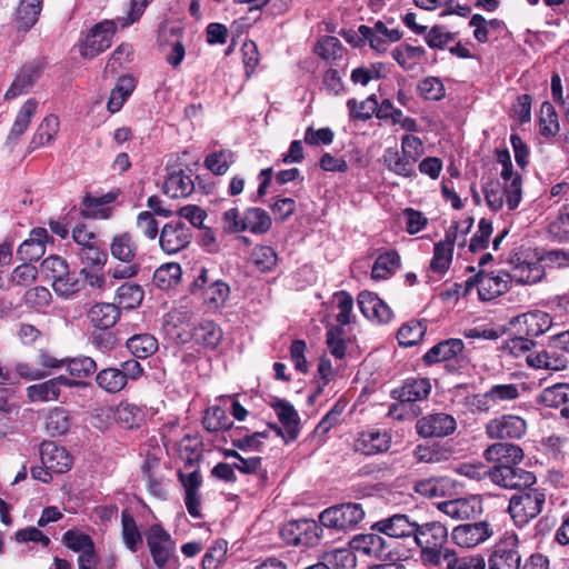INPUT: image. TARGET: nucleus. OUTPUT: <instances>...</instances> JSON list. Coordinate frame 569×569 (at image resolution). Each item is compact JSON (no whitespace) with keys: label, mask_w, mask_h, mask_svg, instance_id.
I'll list each match as a JSON object with an SVG mask.
<instances>
[{"label":"nucleus","mask_w":569,"mask_h":569,"mask_svg":"<svg viewBox=\"0 0 569 569\" xmlns=\"http://www.w3.org/2000/svg\"><path fill=\"white\" fill-rule=\"evenodd\" d=\"M112 258L126 263L117 264L108 270L111 278L121 280L136 277L140 271V264L134 262L137 246L128 232L114 236L110 243Z\"/></svg>","instance_id":"1"},{"label":"nucleus","mask_w":569,"mask_h":569,"mask_svg":"<svg viewBox=\"0 0 569 569\" xmlns=\"http://www.w3.org/2000/svg\"><path fill=\"white\" fill-rule=\"evenodd\" d=\"M365 515L361 503L346 502L325 509L319 516V521L326 528L349 531L358 528Z\"/></svg>","instance_id":"2"},{"label":"nucleus","mask_w":569,"mask_h":569,"mask_svg":"<svg viewBox=\"0 0 569 569\" xmlns=\"http://www.w3.org/2000/svg\"><path fill=\"white\" fill-rule=\"evenodd\" d=\"M510 277L507 271L485 273L480 271L473 278L465 281V296L476 290L481 301H490L509 290Z\"/></svg>","instance_id":"3"},{"label":"nucleus","mask_w":569,"mask_h":569,"mask_svg":"<svg viewBox=\"0 0 569 569\" xmlns=\"http://www.w3.org/2000/svg\"><path fill=\"white\" fill-rule=\"evenodd\" d=\"M545 502L546 496L538 489L523 490L511 497L508 510L515 523L522 527L542 511Z\"/></svg>","instance_id":"4"},{"label":"nucleus","mask_w":569,"mask_h":569,"mask_svg":"<svg viewBox=\"0 0 569 569\" xmlns=\"http://www.w3.org/2000/svg\"><path fill=\"white\" fill-rule=\"evenodd\" d=\"M485 197L488 206L495 210H500L506 203L508 209L515 210L522 198V181L521 178H516L512 181H490L486 184Z\"/></svg>","instance_id":"5"},{"label":"nucleus","mask_w":569,"mask_h":569,"mask_svg":"<svg viewBox=\"0 0 569 569\" xmlns=\"http://www.w3.org/2000/svg\"><path fill=\"white\" fill-rule=\"evenodd\" d=\"M428 365L442 362L448 372L457 373L462 368V340L447 339L433 346L423 356Z\"/></svg>","instance_id":"6"},{"label":"nucleus","mask_w":569,"mask_h":569,"mask_svg":"<svg viewBox=\"0 0 569 569\" xmlns=\"http://www.w3.org/2000/svg\"><path fill=\"white\" fill-rule=\"evenodd\" d=\"M493 483L510 490H526L536 482V476L518 466H495L490 472Z\"/></svg>","instance_id":"7"},{"label":"nucleus","mask_w":569,"mask_h":569,"mask_svg":"<svg viewBox=\"0 0 569 569\" xmlns=\"http://www.w3.org/2000/svg\"><path fill=\"white\" fill-rule=\"evenodd\" d=\"M353 550L377 560H393V548L391 542L381 537L379 532L357 535L350 541Z\"/></svg>","instance_id":"8"},{"label":"nucleus","mask_w":569,"mask_h":569,"mask_svg":"<svg viewBox=\"0 0 569 569\" xmlns=\"http://www.w3.org/2000/svg\"><path fill=\"white\" fill-rule=\"evenodd\" d=\"M192 239V230L182 221L166 223L159 233V244L162 251L174 254L186 249Z\"/></svg>","instance_id":"9"},{"label":"nucleus","mask_w":569,"mask_h":569,"mask_svg":"<svg viewBox=\"0 0 569 569\" xmlns=\"http://www.w3.org/2000/svg\"><path fill=\"white\" fill-rule=\"evenodd\" d=\"M146 539L154 563L159 568H164L174 552L171 536L160 525H152Z\"/></svg>","instance_id":"10"},{"label":"nucleus","mask_w":569,"mask_h":569,"mask_svg":"<svg viewBox=\"0 0 569 569\" xmlns=\"http://www.w3.org/2000/svg\"><path fill=\"white\" fill-rule=\"evenodd\" d=\"M78 385V381L71 380L66 376H58L43 382L34 383L27 387L26 393L30 402L58 401L62 388H72Z\"/></svg>","instance_id":"11"},{"label":"nucleus","mask_w":569,"mask_h":569,"mask_svg":"<svg viewBox=\"0 0 569 569\" xmlns=\"http://www.w3.org/2000/svg\"><path fill=\"white\" fill-rule=\"evenodd\" d=\"M270 406L274 410L283 429L276 425L271 426V428L281 436L286 442L296 440L300 431V418L295 407L284 399H276Z\"/></svg>","instance_id":"12"},{"label":"nucleus","mask_w":569,"mask_h":569,"mask_svg":"<svg viewBox=\"0 0 569 569\" xmlns=\"http://www.w3.org/2000/svg\"><path fill=\"white\" fill-rule=\"evenodd\" d=\"M116 32V24L112 21H103L96 24L87 36L81 54L92 59L107 50L112 42Z\"/></svg>","instance_id":"13"},{"label":"nucleus","mask_w":569,"mask_h":569,"mask_svg":"<svg viewBox=\"0 0 569 569\" xmlns=\"http://www.w3.org/2000/svg\"><path fill=\"white\" fill-rule=\"evenodd\" d=\"M518 540L510 537L496 543L488 559L489 569H520Z\"/></svg>","instance_id":"14"},{"label":"nucleus","mask_w":569,"mask_h":569,"mask_svg":"<svg viewBox=\"0 0 569 569\" xmlns=\"http://www.w3.org/2000/svg\"><path fill=\"white\" fill-rule=\"evenodd\" d=\"M491 439H520L527 431V422L513 415H503L492 419L486 427Z\"/></svg>","instance_id":"15"},{"label":"nucleus","mask_w":569,"mask_h":569,"mask_svg":"<svg viewBox=\"0 0 569 569\" xmlns=\"http://www.w3.org/2000/svg\"><path fill=\"white\" fill-rule=\"evenodd\" d=\"M371 529L389 538H408L413 537V533L417 532L418 522L411 520L407 515L396 513L375 522Z\"/></svg>","instance_id":"16"},{"label":"nucleus","mask_w":569,"mask_h":569,"mask_svg":"<svg viewBox=\"0 0 569 569\" xmlns=\"http://www.w3.org/2000/svg\"><path fill=\"white\" fill-rule=\"evenodd\" d=\"M459 224L455 222L446 232V238L435 244L430 269L439 274L445 273L451 263L455 241Z\"/></svg>","instance_id":"17"},{"label":"nucleus","mask_w":569,"mask_h":569,"mask_svg":"<svg viewBox=\"0 0 569 569\" xmlns=\"http://www.w3.org/2000/svg\"><path fill=\"white\" fill-rule=\"evenodd\" d=\"M417 432L425 437H445L453 432L457 428L456 420L447 413H435L418 420Z\"/></svg>","instance_id":"18"},{"label":"nucleus","mask_w":569,"mask_h":569,"mask_svg":"<svg viewBox=\"0 0 569 569\" xmlns=\"http://www.w3.org/2000/svg\"><path fill=\"white\" fill-rule=\"evenodd\" d=\"M53 242L44 228H34L31 230L29 238L26 239L17 250V257L22 262L39 260L46 252V243Z\"/></svg>","instance_id":"19"},{"label":"nucleus","mask_w":569,"mask_h":569,"mask_svg":"<svg viewBox=\"0 0 569 569\" xmlns=\"http://www.w3.org/2000/svg\"><path fill=\"white\" fill-rule=\"evenodd\" d=\"M42 71L43 64L40 61L23 64L7 90L4 98L13 99L20 94L27 93L40 78Z\"/></svg>","instance_id":"20"},{"label":"nucleus","mask_w":569,"mask_h":569,"mask_svg":"<svg viewBox=\"0 0 569 569\" xmlns=\"http://www.w3.org/2000/svg\"><path fill=\"white\" fill-rule=\"evenodd\" d=\"M41 463L52 472L62 473L71 468L72 459L69 452L52 441H43L40 446Z\"/></svg>","instance_id":"21"},{"label":"nucleus","mask_w":569,"mask_h":569,"mask_svg":"<svg viewBox=\"0 0 569 569\" xmlns=\"http://www.w3.org/2000/svg\"><path fill=\"white\" fill-rule=\"evenodd\" d=\"M391 438L387 431L370 429L359 433L355 441V449L358 452L370 456L387 451L390 447Z\"/></svg>","instance_id":"22"},{"label":"nucleus","mask_w":569,"mask_h":569,"mask_svg":"<svg viewBox=\"0 0 569 569\" xmlns=\"http://www.w3.org/2000/svg\"><path fill=\"white\" fill-rule=\"evenodd\" d=\"M485 458L496 462V466H517L523 459V450L520 446L509 442H497L485 450Z\"/></svg>","instance_id":"23"},{"label":"nucleus","mask_w":569,"mask_h":569,"mask_svg":"<svg viewBox=\"0 0 569 569\" xmlns=\"http://www.w3.org/2000/svg\"><path fill=\"white\" fill-rule=\"evenodd\" d=\"M526 359L527 363L532 368L552 371L562 370L568 365V359L555 349L552 342L545 350L527 355Z\"/></svg>","instance_id":"24"},{"label":"nucleus","mask_w":569,"mask_h":569,"mask_svg":"<svg viewBox=\"0 0 569 569\" xmlns=\"http://www.w3.org/2000/svg\"><path fill=\"white\" fill-rule=\"evenodd\" d=\"M120 307L110 302L96 303L88 311L90 323L100 330L112 328L120 319Z\"/></svg>","instance_id":"25"},{"label":"nucleus","mask_w":569,"mask_h":569,"mask_svg":"<svg viewBox=\"0 0 569 569\" xmlns=\"http://www.w3.org/2000/svg\"><path fill=\"white\" fill-rule=\"evenodd\" d=\"M447 528L440 522L418 523V530L413 533V541L419 548L442 547L446 542Z\"/></svg>","instance_id":"26"},{"label":"nucleus","mask_w":569,"mask_h":569,"mask_svg":"<svg viewBox=\"0 0 569 569\" xmlns=\"http://www.w3.org/2000/svg\"><path fill=\"white\" fill-rule=\"evenodd\" d=\"M431 391L430 380L416 378L407 380L401 388L391 391L393 399L400 402H415L426 399Z\"/></svg>","instance_id":"27"},{"label":"nucleus","mask_w":569,"mask_h":569,"mask_svg":"<svg viewBox=\"0 0 569 569\" xmlns=\"http://www.w3.org/2000/svg\"><path fill=\"white\" fill-rule=\"evenodd\" d=\"M510 283L516 281L520 284H535L541 281L545 277V268L539 261H520L515 264L510 272Z\"/></svg>","instance_id":"28"},{"label":"nucleus","mask_w":569,"mask_h":569,"mask_svg":"<svg viewBox=\"0 0 569 569\" xmlns=\"http://www.w3.org/2000/svg\"><path fill=\"white\" fill-rule=\"evenodd\" d=\"M43 0H20L14 13V22L19 30L28 31L38 21Z\"/></svg>","instance_id":"29"},{"label":"nucleus","mask_w":569,"mask_h":569,"mask_svg":"<svg viewBox=\"0 0 569 569\" xmlns=\"http://www.w3.org/2000/svg\"><path fill=\"white\" fill-rule=\"evenodd\" d=\"M517 322L525 327L523 331L530 339L543 335L552 326L551 317L543 311L525 313L517 318Z\"/></svg>","instance_id":"30"},{"label":"nucleus","mask_w":569,"mask_h":569,"mask_svg":"<svg viewBox=\"0 0 569 569\" xmlns=\"http://www.w3.org/2000/svg\"><path fill=\"white\" fill-rule=\"evenodd\" d=\"M192 338L196 343L214 349L221 342L222 330L213 321L202 320L193 328Z\"/></svg>","instance_id":"31"},{"label":"nucleus","mask_w":569,"mask_h":569,"mask_svg":"<svg viewBox=\"0 0 569 569\" xmlns=\"http://www.w3.org/2000/svg\"><path fill=\"white\" fill-rule=\"evenodd\" d=\"M194 184L182 170L172 172L163 182L162 190L170 198H184L192 193Z\"/></svg>","instance_id":"32"},{"label":"nucleus","mask_w":569,"mask_h":569,"mask_svg":"<svg viewBox=\"0 0 569 569\" xmlns=\"http://www.w3.org/2000/svg\"><path fill=\"white\" fill-rule=\"evenodd\" d=\"M421 549V559L425 563L430 565H439L441 562V558L447 562L448 569H462V563L458 559V555L455 550L442 547H430V548H420Z\"/></svg>","instance_id":"33"},{"label":"nucleus","mask_w":569,"mask_h":569,"mask_svg":"<svg viewBox=\"0 0 569 569\" xmlns=\"http://www.w3.org/2000/svg\"><path fill=\"white\" fill-rule=\"evenodd\" d=\"M59 131V119L54 114L47 116L38 126L31 141L30 148L37 149L52 142Z\"/></svg>","instance_id":"34"},{"label":"nucleus","mask_w":569,"mask_h":569,"mask_svg":"<svg viewBox=\"0 0 569 569\" xmlns=\"http://www.w3.org/2000/svg\"><path fill=\"white\" fill-rule=\"evenodd\" d=\"M117 198V192H108L101 197L87 194L82 200V214L88 218H109V209L101 208L111 203Z\"/></svg>","instance_id":"35"},{"label":"nucleus","mask_w":569,"mask_h":569,"mask_svg":"<svg viewBox=\"0 0 569 569\" xmlns=\"http://www.w3.org/2000/svg\"><path fill=\"white\" fill-rule=\"evenodd\" d=\"M136 87L134 79L130 76L120 77L116 87L111 90L107 108L111 113L121 109L127 98L132 93Z\"/></svg>","instance_id":"36"},{"label":"nucleus","mask_w":569,"mask_h":569,"mask_svg":"<svg viewBox=\"0 0 569 569\" xmlns=\"http://www.w3.org/2000/svg\"><path fill=\"white\" fill-rule=\"evenodd\" d=\"M71 425L72 417L70 412L61 407L51 409L46 419V429L52 437L67 433Z\"/></svg>","instance_id":"37"},{"label":"nucleus","mask_w":569,"mask_h":569,"mask_svg":"<svg viewBox=\"0 0 569 569\" xmlns=\"http://www.w3.org/2000/svg\"><path fill=\"white\" fill-rule=\"evenodd\" d=\"M493 535V528L488 521L465 523V548H475Z\"/></svg>","instance_id":"38"},{"label":"nucleus","mask_w":569,"mask_h":569,"mask_svg":"<svg viewBox=\"0 0 569 569\" xmlns=\"http://www.w3.org/2000/svg\"><path fill=\"white\" fill-rule=\"evenodd\" d=\"M382 160L385 166L393 173L402 177H411L413 174L412 158H406L397 149L387 148L383 152Z\"/></svg>","instance_id":"39"},{"label":"nucleus","mask_w":569,"mask_h":569,"mask_svg":"<svg viewBox=\"0 0 569 569\" xmlns=\"http://www.w3.org/2000/svg\"><path fill=\"white\" fill-rule=\"evenodd\" d=\"M322 525L315 520H300L292 525L296 529V543L312 546L316 545L322 535Z\"/></svg>","instance_id":"40"},{"label":"nucleus","mask_w":569,"mask_h":569,"mask_svg":"<svg viewBox=\"0 0 569 569\" xmlns=\"http://www.w3.org/2000/svg\"><path fill=\"white\" fill-rule=\"evenodd\" d=\"M38 108V102L34 99H28L21 109L19 110L16 120L13 122V126L10 130V133L8 136L9 141L17 140L19 137H21L26 130L28 129L31 118L36 113Z\"/></svg>","instance_id":"41"},{"label":"nucleus","mask_w":569,"mask_h":569,"mask_svg":"<svg viewBox=\"0 0 569 569\" xmlns=\"http://www.w3.org/2000/svg\"><path fill=\"white\" fill-rule=\"evenodd\" d=\"M181 274L182 270L179 263H164L154 271L153 283L161 290H168L179 283Z\"/></svg>","instance_id":"42"},{"label":"nucleus","mask_w":569,"mask_h":569,"mask_svg":"<svg viewBox=\"0 0 569 569\" xmlns=\"http://www.w3.org/2000/svg\"><path fill=\"white\" fill-rule=\"evenodd\" d=\"M127 348L134 357L144 359L158 350V341L149 333L134 335L127 340Z\"/></svg>","instance_id":"43"},{"label":"nucleus","mask_w":569,"mask_h":569,"mask_svg":"<svg viewBox=\"0 0 569 569\" xmlns=\"http://www.w3.org/2000/svg\"><path fill=\"white\" fill-rule=\"evenodd\" d=\"M272 221L268 212L260 208H248L244 211V227L254 234H263L271 228Z\"/></svg>","instance_id":"44"},{"label":"nucleus","mask_w":569,"mask_h":569,"mask_svg":"<svg viewBox=\"0 0 569 569\" xmlns=\"http://www.w3.org/2000/svg\"><path fill=\"white\" fill-rule=\"evenodd\" d=\"M114 417L126 429H133L143 421V411L134 403L122 401L118 405Z\"/></svg>","instance_id":"45"},{"label":"nucleus","mask_w":569,"mask_h":569,"mask_svg":"<svg viewBox=\"0 0 569 569\" xmlns=\"http://www.w3.org/2000/svg\"><path fill=\"white\" fill-rule=\"evenodd\" d=\"M144 297L141 286L133 282H124L117 290V300L119 307L133 309L140 306Z\"/></svg>","instance_id":"46"},{"label":"nucleus","mask_w":569,"mask_h":569,"mask_svg":"<svg viewBox=\"0 0 569 569\" xmlns=\"http://www.w3.org/2000/svg\"><path fill=\"white\" fill-rule=\"evenodd\" d=\"M537 401L546 407L557 408L569 401V385L557 383L551 387L545 388Z\"/></svg>","instance_id":"47"},{"label":"nucleus","mask_w":569,"mask_h":569,"mask_svg":"<svg viewBox=\"0 0 569 569\" xmlns=\"http://www.w3.org/2000/svg\"><path fill=\"white\" fill-rule=\"evenodd\" d=\"M400 264V257L396 251L381 253L375 261L371 270L373 279H387Z\"/></svg>","instance_id":"48"},{"label":"nucleus","mask_w":569,"mask_h":569,"mask_svg":"<svg viewBox=\"0 0 569 569\" xmlns=\"http://www.w3.org/2000/svg\"><path fill=\"white\" fill-rule=\"evenodd\" d=\"M347 108L352 120L367 121L375 114L376 109H378V100L375 94L369 96L366 100L360 102L352 98L347 101Z\"/></svg>","instance_id":"49"},{"label":"nucleus","mask_w":569,"mask_h":569,"mask_svg":"<svg viewBox=\"0 0 569 569\" xmlns=\"http://www.w3.org/2000/svg\"><path fill=\"white\" fill-rule=\"evenodd\" d=\"M96 381L101 389L110 393L119 392L127 385L124 376L117 368H107L101 370L97 375Z\"/></svg>","instance_id":"50"},{"label":"nucleus","mask_w":569,"mask_h":569,"mask_svg":"<svg viewBox=\"0 0 569 569\" xmlns=\"http://www.w3.org/2000/svg\"><path fill=\"white\" fill-rule=\"evenodd\" d=\"M234 162V153L231 150H219L207 156L204 166L213 174H224Z\"/></svg>","instance_id":"51"},{"label":"nucleus","mask_w":569,"mask_h":569,"mask_svg":"<svg viewBox=\"0 0 569 569\" xmlns=\"http://www.w3.org/2000/svg\"><path fill=\"white\" fill-rule=\"evenodd\" d=\"M558 114L553 106L543 102L541 106V116L539 120V132L545 138L555 137L559 132Z\"/></svg>","instance_id":"52"},{"label":"nucleus","mask_w":569,"mask_h":569,"mask_svg":"<svg viewBox=\"0 0 569 569\" xmlns=\"http://www.w3.org/2000/svg\"><path fill=\"white\" fill-rule=\"evenodd\" d=\"M203 427L209 432L227 430L232 426V421L227 416L226 410L220 407H211L203 417Z\"/></svg>","instance_id":"53"},{"label":"nucleus","mask_w":569,"mask_h":569,"mask_svg":"<svg viewBox=\"0 0 569 569\" xmlns=\"http://www.w3.org/2000/svg\"><path fill=\"white\" fill-rule=\"evenodd\" d=\"M121 522L123 542L129 550L136 552L142 542V537L137 528L136 521L128 511H123L121 515Z\"/></svg>","instance_id":"54"},{"label":"nucleus","mask_w":569,"mask_h":569,"mask_svg":"<svg viewBox=\"0 0 569 569\" xmlns=\"http://www.w3.org/2000/svg\"><path fill=\"white\" fill-rule=\"evenodd\" d=\"M426 332V326L420 321H411L403 325L397 333L400 346L412 347L418 343Z\"/></svg>","instance_id":"55"},{"label":"nucleus","mask_w":569,"mask_h":569,"mask_svg":"<svg viewBox=\"0 0 569 569\" xmlns=\"http://www.w3.org/2000/svg\"><path fill=\"white\" fill-rule=\"evenodd\" d=\"M419 96L426 100L438 101L445 97V86L437 77H426L417 86Z\"/></svg>","instance_id":"56"},{"label":"nucleus","mask_w":569,"mask_h":569,"mask_svg":"<svg viewBox=\"0 0 569 569\" xmlns=\"http://www.w3.org/2000/svg\"><path fill=\"white\" fill-rule=\"evenodd\" d=\"M78 257L80 261L87 267L102 269L108 260V254L104 250L100 249L96 243L79 248Z\"/></svg>","instance_id":"57"},{"label":"nucleus","mask_w":569,"mask_h":569,"mask_svg":"<svg viewBox=\"0 0 569 569\" xmlns=\"http://www.w3.org/2000/svg\"><path fill=\"white\" fill-rule=\"evenodd\" d=\"M62 542L68 549L79 552V555L94 547L90 536L77 530L66 531L62 536Z\"/></svg>","instance_id":"58"},{"label":"nucleus","mask_w":569,"mask_h":569,"mask_svg":"<svg viewBox=\"0 0 569 569\" xmlns=\"http://www.w3.org/2000/svg\"><path fill=\"white\" fill-rule=\"evenodd\" d=\"M204 299L213 308H220L224 306L230 295L229 286L220 280L211 282L204 289Z\"/></svg>","instance_id":"59"},{"label":"nucleus","mask_w":569,"mask_h":569,"mask_svg":"<svg viewBox=\"0 0 569 569\" xmlns=\"http://www.w3.org/2000/svg\"><path fill=\"white\" fill-rule=\"evenodd\" d=\"M64 366L69 373L77 378H86L97 370L96 361L90 357H77L64 359Z\"/></svg>","instance_id":"60"},{"label":"nucleus","mask_w":569,"mask_h":569,"mask_svg":"<svg viewBox=\"0 0 569 569\" xmlns=\"http://www.w3.org/2000/svg\"><path fill=\"white\" fill-rule=\"evenodd\" d=\"M347 407V402L342 399L338 400L333 407L326 413L316 427V432L325 435L341 421V416Z\"/></svg>","instance_id":"61"},{"label":"nucleus","mask_w":569,"mask_h":569,"mask_svg":"<svg viewBox=\"0 0 569 569\" xmlns=\"http://www.w3.org/2000/svg\"><path fill=\"white\" fill-rule=\"evenodd\" d=\"M68 269L69 266L67 261L59 256H50L46 258L41 263L42 272L52 281V283L57 279L66 277Z\"/></svg>","instance_id":"62"},{"label":"nucleus","mask_w":569,"mask_h":569,"mask_svg":"<svg viewBox=\"0 0 569 569\" xmlns=\"http://www.w3.org/2000/svg\"><path fill=\"white\" fill-rule=\"evenodd\" d=\"M277 253L269 246L257 247L252 252V261L263 272L272 270L277 264Z\"/></svg>","instance_id":"63"},{"label":"nucleus","mask_w":569,"mask_h":569,"mask_svg":"<svg viewBox=\"0 0 569 569\" xmlns=\"http://www.w3.org/2000/svg\"><path fill=\"white\" fill-rule=\"evenodd\" d=\"M549 233L559 240L569 239V206H563L548 226Z\"/></svg>","instance_id":"64"}]
</instances>
